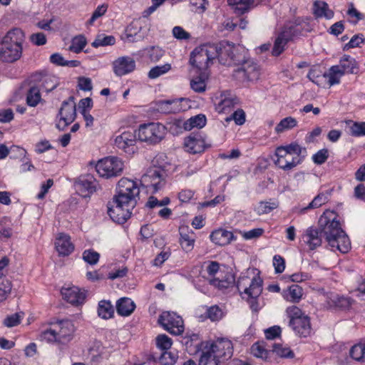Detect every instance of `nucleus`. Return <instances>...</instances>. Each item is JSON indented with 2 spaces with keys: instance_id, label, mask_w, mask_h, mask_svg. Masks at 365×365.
Segmentation results:
<instances>
[{
  "instance_id": "f257e3e1",
  "label": "nucleus",
  "mask_w": 365,
  "mask_h": 365,
  "mask_svg": "<svg viewBox=\"0 0 365 365\" xmlns=\"http://www.w3.org/2000/svg\"><path fill=\"white\" fill-rule=\"evenodd\" d=\"M322 236L332 250L347 253L351 249L349 238L336 217L330 219L324 215H322L317 227L312 226L305 230L302 240L309 250H314L322 245Z\"/></svg>"
},
{
  "instance_id": "f03ea898",
  "label": "nucleus",
  "mask_w": 365,
  "mask_h": 365,
  "mask_svg": "<svg viewBox=\"0 0 365 365\" xmlns=\"http://www.w3.org/2000/svg\"><path fill=\"white\" fill-rule=\"evenodd\" d=\"M24 38L21 29L14 28L9 31L0 42V61L9 63L18 61L22 55Z\"/></svg>"
},
{
  "instance_id": "7ed1b4c3",
  "label": "nucleus",
  "mask_w": 365,
  "mask_h": 365,
  "mask_svg": "<svg viewBox=\"0 0 365 365\" xmlns=\"http://www.w3.org/2000/svg\"><path fill=\"white\" fill-rule=\"evenodd\" d=\"M217 58L225 66H237L248 56V51L241 45H235L227 41L217 44Z\"/></svg>"
},
{
  "instance_id": "20e7f679",
  "label": "nucleus",
  "mask_w": 365,
  "mask_h": 365,
  "mask_svg": "<svg viewBox=\"0 0 365 365\" xmlns=\"http://www.w3.org/2000/svg\"><path fill=\"white\" fill-rule=\"evenodd\" d=\"M217 44L203 45L195 48L190 54V63L200 73L207 70L210 63L217 58Z\"/></svg>"
},
{
  "instance_id": "39448f33",
  "label": "nucleus",
  "mask_w": 365,
  "mask_h": 365,
  "mask_svg": "<svg viewBox=\"0 0 365 365\" xmlns=\"http://www.w3.org/2000/svg\"><path fill=\"white\" fill-rule=\"evenodd\" d=\"M124 168L123 162L117 157L109 156L98 161L96 170L105 178H110L121 175Z\"/></svg>"
},
{
  "instance_id": "423d86ee",
  "label": "nucleus",
  "mask_w": 365,
  "mask_h": 365,
  "mask_svg": "<svg viewBox=\"0 0 365 365\" xmlns=\"http://www.w3.org/2000/svg\"><path fill=\"white\" fill-rule=\"evenodd\" d=\"M140 193V189L136 182L127 178H121L117 185L115 197L135 206Z\"/></svg>"
},
{
  "instance_id": "0eeeda50",
  "label": "nucleus",
  "mask_w": 365,
  "mask_h": 365,
  "mask_svg": "<svg viewBox=\"0 0 365 365\" xmlns=\"http://www.w3.org/2000/svg\"><path fill=\"white\" fill-rule=\"evenodd\" d=\"M107 207L111 220L118 224H123L130 218L131 210L135 206L113 197V200L108 202Z\"/></svg>"
},
{
  "instance_id": "6e6552de",
  "label": "nucleus",
  "mask_w": 365,
  "mask_h": 365,
  "mask_svg": "<svg viewBox=\"0 0 365 365\" xmlns=\"http://www.w3.org/2000/svg\"><path fill=\"white\" fill-rule=\"evenodd\" d=\"M166 133V128L159 123L140 125L138 132L140 140L151 144L159 143Z\"/></svg>"
},
{
  "instance_id": "1a4fd4ad",
  "label": "nucleus",
  "mask_w": 365,
  "mask_h": 365,
  "mask_svg": "<svg viewBox=\"0 0 365 365\" xmlns=\"http://www.w3.org/2000/svg\"><path fill=\"white\" fill-rule=\"evenodd\" d=\"M233 71L234 78L242 83L254 81L259 77V69L257 64L247 56L242 63L237 65Z\"/></svg>"
},
{
  "instance_id": "9d476101",
  "label": "nucleus",
  "mask_w": 365,
  "mask_h": 365,
  "mask_svg": "<svg viewBox=\"0 0 365 365\" xmlns=\"http://www.w3.org/2000/svg\"><path fill=\"white\" fill-rule=\"evenodd\" d=\"M158 323L171 334L180 335L184 331L183 320L175 312H163L158 318Z\"/></svg>"
},
{
  "instance_id": "9b49d317",
  "label": "nucleus",
  "mask_w": 365,
  "mask_h": 365,
  "mask_svg": "<svg viewBox=\"0 0 365 365\" xmlns=\"http://www.w3.org/2000/svg\"><path fill=\"white\" fill-rule=\"evenodd\" d=\"M74 97L70 96L68 100L63 101L58 115L60 121L56 124V128L63 130L68 125L72 123L76 118V108Z\"/></svg>"
},
{
  "instance_id": "f8f14e48",
  "label": "nucleus",
  "mask_w": 365,
  "mask_h": 365,
  "mask_svg": "<svg viewBox=\"0 0 365 365\" xmlns=\"http://www.w3.org/2000/svg\"><path fill=\"white\" fill-rule=\"evenodd\" d=\"M206 344H207L208 349L215 354V357L220 359L222 362H224L232 356V344L229 339H218L212 343L207 342Z\"/></svg>"
},
{
  "instance_id": "ddd939ff",
  "label": "nucleus",
  "mask_w": 365,
  "mask_h": 365,
  "mask_svg": "<svg viewBox=\"0 0 365 365\" xmlns=\"http://www.w3.org/2000/svg\"><path fill=\"white\" fill-rule=\"evenodd\" d=\"M275 157L274 164L284 171L292 170L303 161L301 160V157L293 156L287 153V151H284V148H276Z\"/></svg>"
},
{
  "instance_id": "4468645a",
  "label": "nucleus",
  "mask_w": 365,
  "mask_h": 365,
  "mask_svg": "<svg viewBox=\"0 0 365 365\" xmlns=\"http://www.w3.org/2000/svg\"><path fill=\"white\" fill-rule=\"evenodd\" d=\"M249 281L250 278L247 277H240L237 281V288L240 292L242 289H244V293L249 298L256 299L262 291V280L259 277H253L249 287H245Z\"/></svg>"
},
{
  "instance_id": "2eb2a0df",
  "label": "nucleus",
  "mask_w": 365,
  "mask_h": 365,
  "mask_svg": "<svg viewBox=\"0 0 365 365\" xmlns=\"http://www.w3.org/2000/svg\"><path fill=\"white\" fill-rule=\"evenodd\" d=\"M98 183L91 174L81 175L76 182L77 191L83 197H89L97 190Z\"/></svg>"
},
{
  "instance_id": "dca6fc26",
  "label": "nucleus",
  "mask_w": 365,
  "mask_h": 365,
  "mask_svg": "<svg viewBox=\"0 0 365 365\" xmlns=\"http://www.w3.org/2000/svg\"><path fill=\"white\" fill-rule=\"evenodd\" d=\"M135 142L136 135L130 130L122 133L115 139V146L128 154L134 153Z\"/></svg>"
},
{
  "instance_id": "f3484780",
  "label": "nucleus",
  "mask_w": 365,
  "mask_h": 365,
  "mask_svg": "<svg viewBox=\"0 0 365 365\" xmlns=\"http://www.w3.org/2000/svg\"><path fill=\"white\" fill-rule=\"evenodd\" d=\"M163 171L158 168L150 170L141 178V184L146 187H152L153 192H157L163 185Z\"/></svg>"
},
{
  "instance_id": "a211bd4d",
  "label": "nucleus",
  "mask_w": 365,
  "mask_h": 365,
  "mask_svg": "<svg viewBox=\"0 0 365 365\" xmlns=\"http://www.w3.org/2000/svg\"><path fill=\"white\" fill-rule=\"evenodd\" d=\"M185 101L184 98L158 101L155 103V109L164 114L180 113L185 110L182 106V102Z\"/></svg>"
},
{
  "instance_id": "6ab92c4d",
  "label": "nucleus",
  "mask_w": 365,
  "mask_h": 365,
  "mask_svg": "<svg viewBox=\"0 0 365 365\" xmlns=\"http://www.w3.org/2000/svg\"><path fill=\"white\" fill-rule=\"evenodd\" d=\"M52 327L57 329L58 342L66 343L71 339L75 327L71 320L64 319L51 323Z\"/></svg>"
},
{
  "instance_id": "aec40b11",
  "label": "nucleus",
  "mask_w": 365,
  "mask_h": 365,
  "mask_svg": "<svg viewBox=\"0 0 365 365\" xmlns=\"http://www.w3.org/2000/svg\"><path fill=\"white\" fill-rule=\"evenodd\" d=\"M31 83H36L41 91L47 93L55 89L58 85L55 77L41 72L35 73L31 76Z\"/></svg>"
},
{
  "instance_id": "412c9836",
  "label": "nucleus",
  "mask_w": 365,
  "mask_h": 365,
  "mask_svg": "<svg viewBox=\"0 0 365 365\" xmlns=\"http://www.w3.org/2000/svg\"><path fill=\"white\" fill-rule=\"evenodd\" d=\"M113 72L118 76L126 75L134 71L135 61L129 56H122L113 63Z\"/></svg>"
},
{
  "instance_id": "4be33fe9",
  "label": "nucleus",
  "mask_w": 365,
  "mask_h": 365,
  "mask_svg": "<svg viewBox=\"0 0 365 365\" xmlns=\"http://www.w3.org/2000/svg\"><path fill=\"white\" fill-rule=\"evenodd\" d=\"M184 145L192 154L200 153L205 148V140L200 133H191L185 139Z\"/></svg>"
},
{
  "instance_id": "5701e85b",
  "label": "nucleus",
  "mask_w": 365,
  "mask_h": 365,
  "mask_svg": "<svg viewBox=\"0 0 365 365\" xmlns=\"http://www.w3.org/2000/svg\"><path fill=\"white\" fill-rule=\"evenodd\" d=\"M56 250L59 255L68 256L74 250V245L71 242V238L65 234H60L55 242Z\"/></svg>"
},
{
  "instance_id": "b1692460",
  "label": "nucleus",
  "mask_w": 365,
  "mask_h": 365,
  "mask_svg": "<svg viewBox=\"0 0 365 365\" xmlns=\"http://www.w3.org/2000/svg\"><path fill=\"white\" fill-rule=\"evenodd\" d=\"M61 293L64 299L73 305L82 304L86 297L85 294L81 292L77 287L63 289Z\"/></svg>"
},
{
  "instance_id": "393cba45",
  "label": "nucleus",
  "mask_w": 365,
  "mask_h": 365,
  "mask_svg": "<svg viewBox=\"0 0 365 365\" xmlns=\"http://www.w3.org/2000/svg\"><path fill=\"white\" fill-rule=\"evenodd\" d=\"M178 358V354L172 351H163L160 354L153 353L149 356V360L158 362L160 365H173Z\"/></svg>"
},
{
  "instance_id": "a878e982",
  "label": "nucleus",
  "mask_w": 365,
  "mask_h": 365,
  "mask_svg": "<svg viewBox=\"0 0 365 365\" xmlns=\"http://www.w3.org/2000/svg\"><path fill=\"white\" fill-rule=\"evenodd\" d=\"M210 238L215 244L220 246H225L231 242L234 239V235L230 231L224 229H218L212 232Z\"/></svg>"
},
{
  "instance_id": "bb28decb",
  "label": "nucleus",
  "mask_w": 365,
  "mask_h": 365,
  "mask_svg": "<svg viewBox=\"0 0 365 365\" xmlns=\"http://www.w3.org/2000/svg\"><path fill=\"white\" fill-rule=\"evenodd\" d=\"M289 326L299 336L307 337L311 334V324L308 316L292 322Z\"/></svg>"
},
{
  "instance_id": "cd10ccee",
  "label": "nucleus",
  "mask_w": 365,
  "mask_h": 365,
  "mask_svg": "<svg viewBox=\"0 0 365 365\" xmlns=\"http://www.w3.org/2000/svg\"><path fill=\"white\" fill-rule=\"evenodd\" d=\"M302 27L296 22H288L283 26L278 35L287 40L288 42L301 34Z\"/></svg>"
},
{
  "instance_id": "c85d7f7f",
  "label": "nucleus",
  "mask_w": 365,
  "mask_h": 365,
  "mask_svg": "<svg viewBox=\"0 0 365 365\" xmlns=\"http://www.w3.org/2000/svg\"><path fill=\"white\" fill-rule=\"evenodd\" d=\"M313 14L317 18H325L331 19L334 17V11L331 10L329 5L324 1L317 0L313 4Z\"/></svg>"
},
{
  "instance_id": "c756f323",
  "label": "nucleus",
  "mask_w": 365,
  "mask_h": 365,
  "mask_svg": "<svg viewBox=\"0 0 365 365\" xmlns=\"http://www.w3.org/2000/svg\"><path fill=\"white\" fill-rule=\"evenodd\" d=\"M26 93V104L31 107H36L41 101V88L36 83H32Z\"/></svg>"
},
{
  "instance_id": "7c9ffc66",
  "label": "nucleus",
  "mask_w": 365,
  "mask_h": 365,
  "mask_svg": "<svg viewBox=\"0 0 365 365\" xmlns=\"http://www.w3.org/2000/svg\"><path fill=\"white\" fill-rule=\"evenodd\" d=\"M135 308V305L130 298L123 297L117 301L116 310L120 316H129Z\"/></svg>"
},
{
  "instance_id": "2f4dec72",
  "label": "nucleus",
  "mask_w": 365,
  "mask_h": 365,
  "mask_svg": "<svg viewBox=\"0 0 365 365\" xmlns=\"http://www.w3.org/2000/svg\"><path fill=\"white\" fill-rule=\"evenodd\" d=\"M337 66H340V70L343 72V75L345 73H356L358 71L356 60L349 55H344Z\"/></svg>"
},
{
  "instance_id": "473e14b6",
  "label": "nucleus",
  "mask_w": 365,
  "mask_h": 365,
  "mask_svg": "<svg viewBox=\"0 0 365 365\" xmlns=\"http://www.w3.org/2000/svg\"><path fill=\"white\" fill-rule=\"evenodd\" d=\"M331 191H327L326 193L320 192L318 194L309 205L302 207L299 210L300 214H304L308 210L315 209L321 207L328 201V197L330 195Z\"/></svg>"
},
{
  "instance_id": "72a5a7b5",
  "label": "nucleus",
  "mask_w": 365,
  "mask_h": 365,
  "mask_svg": "<svg viewBox=\"0 0 365 365\" xmlns=\"http://www.w3.org/2000/svg\"><path fill=\"white\" fill-rule=\"evenodd\" d=\"M221 363L222 362L220 359L215 357V354L208 349L207 344L203 346L199 365H220Z\"/></svg>"
},
{
  "instance_id": "f704fd0d",
  "label": "nucleus",
  "mask_w": 365,
  "mask_h": 365,
  "mask_svg": "<svg viewBox=\"0 0 365 365\" xmlns=\"http://www.w3.org/2000/svg\"><path fill=\"white\" fill-rule=\"evenodd\" d=\"M343 72L340 70V66H332L327 72L324 73L325 81L327 80L329 86L339 84L340 78L343 76Z\"/></svg>"
},
{
  "instance_id": "c9c22d12",
  "label": "nucleus",
  "mask_w": 365,
  "mask_h": 365,
  "mask_svg": "<svg viewBox=\"0 0 365 365\" xmlns=\"http://www.w3.org/2000/svg\"><path fill=\"white\" fill-rule=\"evenodd\" d=\"M254 0H227L230 6H232L236 14L242 15L250 10Z\"/></svg>"
},
{
  "instance_id": "e433bc0d",
  "label": "nucleus",
  "mask_w": 365,
  "mask_h": 365,
  "mask_svg": "<svg viewBox=\"0 0 365 365\" xmlns=\"http://www.w3.org/2000/svg\"><path fill=\"white\" fill-rule=\"evenodd\" d=\"M349 355L354 360L365 363V341L354 345L349 350Z\"/></svg>"
},
{
  "instance_id": "4c0bfd02",
  "label": "nucleus",
  "mask_w": 365,
  "mask_h": 365,
  "mask_svg": "<svg viewBox=\"0 0 365 365\" xmlns=\"http://www.w3.org/2000/svg\"><path fill=\"white\" fill-rule=\"evenodd\" d=\"M114 309L109 301L102 300L98 303V314L100 317L107 319L113 315Z\"/></svg>"
},
{
  "instance_id": "58836bf2",
  "label": "nucleus",
  "mask_w": 365,
  "mask_h": 365,
  "mask_svg": "<svg viewBox=\"0 0 365 365\" xmlns=\"http://www.w3.org/2000/svg\"><path fill=\"white\" fill-rule=\"evenodd\" d=\"M279 148H284V151H287V153L293 155L301 157V160H304L307 155V149L302 148L297 143H292L285 146H279Z\"/></svg>"
},
{
  "instance_id": "ea45409f",
  "label": "nucleus",
  "mask_w": 365,
  "mask_h": 365,
  "mask_svg": "<svg viewBox=\"0 0 365 365\" xmlns=\"http://www.w3.org/2000/svg\"><path fill=\"white\" fill-rule=\"evenodd\" d=\"M206 124V117L205 115L199 114L189 118L185 123V130H191L193 128H201Z\"/></svg>"
},
{
  "instance_id": "a19ab883",
  "label": "nucleus",
  "mask_w": 365,
  "mask_h": 365,
  "mask_svg": "<svg viewBox=\"0 0 365 365\" xmlns=\"http://www.w3.org/2000/svg\"><path fill=\"white\" fill-rule=\"evenodd\" d=\"M86 38L83 35L75 36L71 40V43L69 46L68 50L76 53H79L86 46Z\"/></svg>"
},
{
  "instance_id": "79ce46f5",
  "label": "nucleus",
  "mask_w": 365,
  "mask_h": 365,
  "mask_svg": "<svg viewBox=\"0 0 365 365\" xmlns=\"http://www.w3.org/2000/svg\"><path fill=\"white\" fill-rule=\"evenodd\" d=\"M297 125V121L292 117H286L280 120V122L275 127V131L277 133H282L286 130H289Z\"/></svg>"
},
{
  "instance_id": "37998d69",
  "label": "nucleus",
  "mask_w": 365,
  "mask_h": 365,
  "mask_svg": "<svg viewBox=\"0 0 365 365\" xmlns=\"http://www.w3.org/2000/svg\"><path fill=\"white\" fill-rule=\"evenodd\" d=\"M210 284L220 289L232 287L235 284V278L232 275L228 276L225 279L214 278L210 280Z\"/></svg>"
},
{
  "instance_id": "c03bdc74",
  "label": "nucleus",
  "mask_w": 365,
  "mask_h": 365,
  "mask_svg": "<svg viewBox=\"0 0 365 365\" xmlns=\"http://www.w3.org/2000/svg\"><path fill=\"white\" fill-rule=\"evenodd\" d=\"M302 296V289L297 284H292L289 287L287 293H285L284 297L287 300L291 302H298Z\"/></svg>"
},
{
  "instance_id": "a18cd8bd",
  "label": "nucleus",
  "mask_w": 365,
  "mask_h": 365,
  "mask_svg": "<svg viewBox=\"0 0 365 365\" xmlns=\"http://www.w3.org/2000/svg\"><path fill=\"white\" fill-rule=\"evenodd\" d=\"M115 42V38L114 36L100 34L96 36L91 45L94 48H98L99 46H112Z\"/></svg>"
},
{
  "instance_id": "49530a36",
  "label": "nucleus",
  "mask_w": 365,
  "mask_h": 365,
  "mask_svg": "<svg viewBox=\"0 0 365 365\" xmlns=\"http://www.w3.org/2000/svg\"><path fill=\"white\" fill-rule=\"evenodd\" d=\"M155 344L161 352L168 351L173 344L171 338L165 334H160L155 339Z\"/></svg>"
},
{
  "instance_id": "de8ad7c7",
  "label": "nucleus",
  "mask_w": 365,
  "mask_h": 365,
  "mask_svg": "<svg viewBox=\"0 0 365 365\" xmlns=\"http://www.w3.org/2000/svg\"><path fill=\"white\" fill-rule=\"evenodd\" d=\"M171 69V64L170 63H165L164 65L161 66H156L153 67L149 73H148V77L150 79H155L160 76L165 74Z\"/></svg>"
},
{
  "instance_id": "09e8293b",
  "label": "nucleus",
  "mask_w": 365,
  "mask_h": 365,
  "mask_svg": "<svg viewBox=\"0 0 365 365\" xmlns=\"http://www.w3.org/2000/svg\"><path fill=\"white\" fill-rule=\"evenodd\" d=\"M205 73H200V76L190 81L191 88L197 93H202L205 91L206 84L202 76Z\"/></svg>"
},
{
  "instance_id": "8fccbe9b",
  "label": "nucleus",
  "mask_w": 365,
  "mask_h": 365,
  "mask_svg": "<svg viewBox=\"0 0 365 365\" xmlns=\"http://www.w3.org/2000/svg\"><path fill=\"white\" fill-rule=\"evenodd\" d=\"M180 243L182 248L186 252H190L194 247L195 239L182 231H180Z\"/></svg>"
},
{
  "instance_id": "3c124183",
  "label": "nucleus",
  "mask_w": 365,
  "mask_h": 365,
  "mask_svg": "<svg viewBox=\"0 0 365 365\" xmlns=\"http://www.w3.org/2000/svg\"><path fill=\"white\" fill-rule=\"evenodd\" d=\"M307 78L313 83L318 86H321L325 81V76L318 68H311L307 74Z\"/></svg>"
},
{
  "instance_id": "603ef678",
  "label": "nucleus",
  "mask_w": 365,
  "mask_h": 365,
  "mask_svg": "<svg viewBox=\"0 0 365 365\" xmlns=\"http://www.w3.org/2000/svg\"><path fill=\"white\" fill-rule=\"evenodd\" d=\"M83 259L86 263L94 265L98 262L100 254L92 249L86 250L83 252Z\"/></svg>"
},
{
  "instance_id": "864d4df0",
  "label": "nucleus",
  "mask_w": 365,
  "mask_h": 365,
  "mask_svg": "<svg viewBox=\"0 0 365 365\" xmlns=\"http://www.w3.org/2000/svg\"><path fill=\"white\" fill-rule=\"evenodd\" d=\"M272 351L284 358L292 359L294 356V352L289 347H282L278 344H274L272 345Z\"/></svg>"
},
{
  "instance_id": "5fc2aeb1",
  "label": "nucleus",
  "mask_w": 365,
  "mask_h": 365,
  "mask_svg": "<svg viewBox=\"0 0 365 365\" xmlns=\"http://www.w3.org/2000/svg\"><path fill=\"white\" fill-rule=\"evenodd\" d=\"M287 43L288 41L287 40L284 39L279 35H278L274 41L272 54L274 56H279L284 51L285 46Z\"/></svg>"
},
{
  "instance_id": "6e6d98bb",
  "label": "nucleus",
  "mask_w": 365,
  "mask_h": 365,
  "mask_svg": "<svg viewBox=\"0 0 365 365\" xmlns=\"http://www.w3.org/2000/svg\"><path fill=\"white\" fill-rule=\"evenodd\" d=\"M252 354L257 357L266 359L268 357L269 351L264 349V346L259 342L254 344L251 348Z\"/></svg>"
},
{
  "instance_id": "4d7b16f0",
  "label": "nucleus",
  "mask_w": 365,
  "mask_h": 365,
  "mask_svg": "<svg viewBox=\"0 0 365 365\" xmlns=\"http://www.w3.org/2000/svg\"><path fill=\"white\" fill-rule=\"evenodd\" d=\"M287 312L289 317V324L294 321L302 319V317H307L299 308L295 306L288 307Z\"/></svg>"
},
{
  "instance_id": "13d9d810",
  "label": "nucleus",
  "mask_w": 365,
  "mask_h": 365,
  "mask_svg": "<svg viewBox=\"0 0 365 365\" xmlns=\"http://www.w3.org/2000/svg\"><path fill=\"white\" fill-rule=\"evenodd\" d=\"M41 337L42 340H45L48 342L58 341L57 329L53 327L52 328L46 329L41 333Z\"/></svg>"
},
{
  "instance_id": "bf43d9fd",
  "label": "nucleus",
  "mask_w": 365,
  "mask_h": 365,
  "mask_svg": "<svg viewBox=\"0 0 365 365\" xmlns=\"http://www.w3.org/2000/svg\"><path fill=\"white\" fill-rule=\"evenodd\" d=\"M233 120L237 125H242L245 122V113L242 109H237L230 117L226 118L227 121Z\"/></svg>"
},
{
  "instance_id": "052dcab7",
  "label": "nucleus",
  "mask_w": 365,
  "mask_h": 365,
  "mask_svg": "<svg viewBox=\"0 0 365 365\" xmlns=\"http://www.w3.org/2000/svg\"><path fill=\"white\" fill-rule=\"evenodd\" d=\"M351 135L359 137L365 135V122H355L350 127Z\"/></svg>"
},
{
  "instance_id": "680f3d73",
  "label": "nucleus",
  "mask_w": 365,
  "mask_h": 365,
  "mask_svg": "<svg viewBox=\"0 0 365 365\" xmlns=\"http://www.w3.org/2000/svg\"><path fill=\"white\" fill-rule=\"evenodd\" d=\"M207 317L212 322L220 320L222 317V312L217 306H212L207 309Z\"/></svg>"
},
{
  "instance_id": "e2e57ef3",
  "label": "nucleus",
  "mask_w": 365,
  "mask_h": 365,
  "mask_svg": "<svg viewBox=\"0 0 365 365\" xmlns=\"http://www.w3.org/2000/svg\"><path fill=\"white\" fill-rule=\"evenodd\" d=\"M329 157V151L327 149H322L319 150L317 153H315L313 157L312 160L314 163L317 165H322L327 160Z\"/></svg>"
},
{
  "instance_id": "0e129e2a",
  "label": "nucleus",
  "mask_w": 365,
  "mask_h": 365,
  "mask_svg": "<svg viewBox=\"0 0 365 365\" xmlns=\"http://www.w3.org/2000/svg\"><path fill=\"white\" fill-rule=\"evenodd\" d=\"M364 41V38L363 34H356L352 36L350 39L349 42L346 43L344 49H349L351 48L359 47L361 43Z\"/></svg>"
},
{
  "instance_id": "69168bd1",
  "label": "nucleus",
  "mask_w": 365,
  "mask_h": 365,
  "mask_svg": "<svg viewBox=\"0 0 365 365\" xmlns=\"http://www.w3.org/2000/svg\"><path fill=\"white\" fill-rule=\"evenodd\" d=\"M331 300L336 307L341 309L348 308L351 305L350 299L343 296H335Z\"/></svg>"
},
{
  "instance_id": "338daca9",
  "label": "nucleus",
  "mask_w": 365,
  "mask_h": 365,
  "mask_svg": "<svg viewBox=\"0 0 365 365\" xmlns=\"http://www.w3.org/2000/svg\"><path fill=\"white\" fill-rule=\"evenodd\" d=\"M21 315L19 313L8 316L4 320V324L7 327H13L18 325L21 322Z\"/></svg>"
},
{
  "instance_id": "774afa93",
  "label": "nucleus",
  "mask_w": 365,
  "mask_h": 365,
  "mask_svg": "<svg viewBox=\"0 0 365 365\" xmlns=\"http://www.w3.org/2000/svg\"><path fill=\"white\" fill-rule=\"evenodd\" d=\"M30 41L36 46H43L46 43V37L43 33L38 32L30 36Z\"/></svg>"
}]
</instances>
